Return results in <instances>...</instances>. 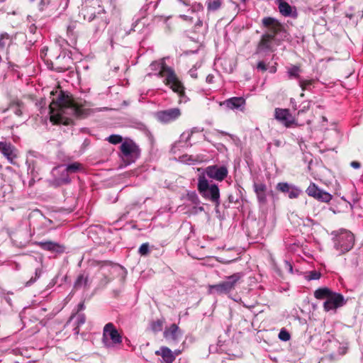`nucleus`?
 Listing matches in <instances>:
<instances>
[{
    "mask_svg": "<svg viewBox=\"0 0 363 363\" xmlns=\"http://www.w3.org/2000/svg\"><path fill=\"white\" fill-rule=\"evenodd\" d=\"M81 14L83 16L84 20L88 21H91L93 20H96L99 21V26L97 29L105 28L108 24V22L106 19L104 18V12L100 13L98 12L97 15H96V9L92 6H84L81 10Z\"/></svg>",
    "mask_w": 363,
    "mask_h": 363,
    "instance_id": "obj_10",
    "label": "nucleus"
},
{
    "mask_svg": "<svg viewBox=\"0 0 363 363\" xmlns=\"http://www.w3.org/2000/svg\"><path fill=\"white\" fill-rule=\"evenodd\" d=\"M84 309V303H80L78 305V311H82Z\"/></svg>",
    "mask_w": 363,
    "mask_h": 363,
    "instance_id": "obj_56",
    "label": "nucleus"
},
{
    "mask_svg": "<svg viewBox=\"0 0 363 363\" xmlns=\"http://www.w3.org/2000/svg\"><path fill=\"white\" fill-rule=\"evenodd\" d=\"M288 74L290 79H292L295 77V66L291 67L289 71Z\"/></svg>",
    "mask_w": 363,
    "mask_h": 363,
    "instance_id": "obj_48",
    "label": "nucleus"
},
{
    "mask_svg": "<svg viewBox=\"0 0 363 363\" xmlns=\"http://www.w3.org/2000/svg\"><path fill=\"white\" fill-rule=\"evenodd\" d=\"M53 96L50 104V118L54 124H67L70 116L84 118L90 110L73 102L67 94L62 90L51 92Z\"/></svg>",
    "mask_w": 363,
    "mask_h": 363,
    "instance_id": "obj_1",
    "label": "nucleus"
},
{
    "mask_svg": "<svg viewBox=\"0 0 363 363\" xmlns=\"http://www.w3.org/2000/svg\"><path fill=\"white\" fill-rule=\"evenodd\" d=\"M79 327L80 326H78L77 325H76V326L74 328L73 331H74V335H78L79 334Z\"/></svg>",
    "mask_w": 363,
    "mask_h": 363,
    "instance_id": "obj_53",
    "label": "nucleus"
},
{
    "mask_svg": "<svg viewBox=\"0 0 363 363\" xmlns=\"http://www.w3.org/2000/svg\"><path fill=\"white\" fill-rule=\"evenodd\" d=\"M254 189L256 194L257 193H262L265 192L267 189V186L265 184L260 183V184H254Z\"/></svg>",
    "mask_w": 363,
    "mask_h": 363,
    "instance_id": "obj_40",
    "label": "nucleus"
},
{
    "mask_svg": "<svg viewBox=\"0 0 363 363\" xmlns=\"http://www.w3.org/2000/svg\"><path fill=\"white\" fill-rule=\"evenodd\" d=\"M110 143L116 145L122 143L123 138L119 135H111L106 139Z\"/></svg>",
    "mask_w": 363,
    "mask_h": 363,
    "instance_id": "obj_35",
    "label": "nucleus"
},
{
    "mask_svg": "<svg viewBox=\"0 0 363 363\" xmlns=\"http://www.w3.org/2000/svg\"><path fill=\"white\" fill-rule=\"evenodd\" d=\"M162 326L163 321L161 320H157L155 321H153L150 325L152 330L155 333L161 331L162 330Z\"/></svg>",
    "mask_w": 363,
    "mask_h": 363,
    "instance_id": "obj_33",
    "label": "nucleus"
},
{
    "mask_svg": "<svg viewBox=\"0 0 363 363\" xmlns=\"http://www.w3.org/2000/svg\"><path fill=\"white\" fill-rule=\"evenodd\" d=\"M71 179L65 168L64 165H60L54 167L51 171V178L49 179V184L54 186L58 187L62 185L70 183Z\"/></svg>",
    "mask_w": 363,
    "mask_h": 363,
    "instance_id": "obj_8",
    "label": "nucleus"
},
{
    "mask_svg": "<svg viewBox=\"0 0 363 363\" xmlns=\"http://www.w3.org/2000/svg\"><path fill=\"white\" fill-rule=\"evenodd\" d=\"M279 5V12L284 16H289L292 13L291 6L284 0H276Z\"/></svg>",
    "mask_w": 363,
    "mask_h": 363,
    "instance_id": "obj_26",
    "label": "nucleus"
},
{
    "mask_svg": "<svg viewBox=\"0 0 363 363\" xmlns=\"http://www.w3.org/2000/svg\"><path fill=\"white\" fill-rule=\"evenodd\" d=\"M202 25V21L201 20H199L198 22L196 23V26H201Z\"/></svg>",
    "mask_w": 363,
    "mask_h": 363,
    "instance_id": "obj_59",
    "label": "nucleus"
},
{
    "mask_svg": "<svg viewBox=\"0 0 363 363\" xmlns=\"http://www.w3.org/2000/svg\"><path fill=\"white\" fill-rule=\"evenodd\" d=\"M180 18H182L184 21H191L192 20V17H190V16H186V15H181Z\"/></svg>",
    "mask_w": 363,
    "mask_h": 363,
    "instance_id": "obj_52",
    "label": "nucleus"
},
{
    "mask_svg": "<svg viewBox=\"0 0 363 363\" xmlns=\"http://www.w3.org/2000/svg\"><path fill=\"white\" fill-rule=\"evenodd\" d=\"M347 347L346 345H342L339 347V353L340 354H345L347 352Z\"/></svg>",
    "mask_w": 363,
    "mask_h": 363,
    "instance_id": "obj_49",
    "label": "nucleus"
},
{
    "mask_svg": "<svg viewBox=\"0 0 363 363\" xmlns=\"http://www.w3.org/2000/svg\"><path fill=\"white\" fill-rule=\"evenodd\" d=\"M220 133H221L222 135H229L230 137H233L232 135H230V134H229V133H228L226 132H224V131H220Z\"/></svg>",
    "mask_w": 363,
    "mask_h": 363,
    "instance_id": "obj_58",
    "label": "nucleus"
},
{
    "mask_svg": "<svg viewBox=\"0 0 363 363\" xmlns=\"http://www.w3.org/2000/svg\"><path fill=\"white\" fill-rule=\"evenodd\" d=\"M257 194V196L258 201H259L260 203H265V202H266L267 198H266V194H265V192L257 193V194Z\"/></svg>",
    "mask_w": 363,
    "mask_h": 363,
    "instance_id": "obj_44",
    "label": "nucleus"
},
{
    "mask_svg": "<svg viewBox=\"0 0 363 363\" xmlns=\"http://www.w3.org/2000/svg\"><path fill=\"white\" fill-rule=\"evenodd\" d=\"M152 70H158L155 74L159 77H164V83L180 97V101L185 98L184 86L180 82L174 70L165 65L164 62H152L150 65Z\"/></svg>",
    "mask_w": 363,
    "mask_h": 363,
    "instance_id": "obj_3",
    "label": "nucleus"
},
{
    "mask_svg": "<svg viewBox=\"0 0 363 363\" xmlns=\"http://www.w3.org/2000/svg\"><path fill=\"white\" fill-rule=\"evenodd\" d=\"M196 128H193L191 130L185 131L180 135V141L179 142H184L185 143H187L189 140L191 139V137L194 132V130Z\"/></svg>",
    "mask_w": 363,
    "mask_h": 363,
    "instance_id": "obj_34",
    "label": "nucleus"
},
{
    "mask_svg": "<svg viewBox=\"0 0 363 363\" xmlns=\"http://www.w3.org/2000/svg\"><path fill=\"white\" fill-rule=\"evenodd\" d=\"M331 235L333 236L334 248L338 255L345 254L352 249L354 244V236L350 231L340 229L333 231Z\"/></svg>",
    "mask_w": 363,
    "mask_h": 363,
    "instance_id": "obj_5",
    "label": "nucleus"
},
{
    "mask_svg": "<svg viewBox=\"0 0 363 363\" xmlns=\"http://www.w3.org/2000/svg\"><path fill=\"white\" fill-rule=\"evenodd\" d=\"M243 272H237L228 276L226 279L217 284L211 285L209 290L211 293L218 294H227L233 291L244 277Z\"/></svg>",
    "mask_w": 363,
    "mask_h": 363,
    "instance_id": "obj_6",
    "label": "nucleus"
},
{
    "mask_svg": "<svg viewBox=\"0 0 363 363\" xmlns=\"http://www.w3.org/2000/svg\"><path fill=\"white\" fill-rule=\"evenodd\" d=\"M179 1L180 2H182L184 4L186 5V4L184 1H183L182 0H179Z\"/></svg>",
    "mask_w": 363,
    "mask_h": 363,
    "instance_id": "obj_64",
    "label": "nucleus"
},
{
    "mask_svg": "<svg viewBox=\"0 0 363 363\" xmlns=\"http://www.w3.org/2000/svg\"><path fill=\"white\" fill-rule=\"evenodd\" d=\"M181 116V111L179 108H172L157 112V119L163 123H171Z\"/></svg>",
    "mask_w": 363,
    "mask_h": 363,
    "instance_id": "obj_15",
    "label": "nucleus"
},
{
    "mask_svg": "<svg viewBox=\"0 0 363 363\" xmlns=\"http://www.w3.org/2000/svg\"><path fill=\"white\" fill-rule=\"evenodd\" d=\"M103 269H108L111 272H113V276L120 277L121 281H123L127 275V270L120 264L113 262L104 263L102 266Z\"/></svg>",
    "mask_w": 363,
    "mask_h": 363,
    "instance_id": "obj_18",
    "label": "nucleus"
},
{
    "mask_svg": "<svg viewBox=\"0 0 363 363\" xmlns=\"http://www.w3.org/2000/svg\"><path fill=\"white\" fill-rule=\"evenodd\" d=\"M9 39V35L8 33H4L0 34V48H4L6 44V41H8Z\"/></svg>",
    "mask_w": 363,
    "mask_h": 363,
    "instance_id": "obj_41",
    "label": "nucleus"
},
{
    "mask_svg": "<svg viewBox=\"0 0 363 363\" xmlns=\"http://www.w3.org/2000/svg\"><path fill=\"white\" fill-rule=\"evenodd\" d=\"M183 333L176 324H172L164 332V337L173 342H178L182 337Z\"/></svg>",
    "mask_w": 363,
    "mask_h": 363,
    "instance_id": "obj_20",
    "label": "nucleus"
},
{
    "mask_svg": "<svg viewBox=\"0 0 363 363\" xmlns=\"http://www.w3.org/2000/svg\"><path fill=\"white\" fill-rule=\"evenodd\" d=\"M62 59H65V60H68L69 61H70V60H69L70 57H67L65 55H64V56L62 57Z\"/></svg>",
    "mask_w": 363,
    "mask_h": 363,
    "instance_id": "obj_61",
    "label": "nucleus"
},
{
    "mask_svg": "<svg viewBox=\"0 0 363 363\" xmlns=\"http://www.w3.org/2000/svg\"><path fill=\"white\" fill-rule=\"evenodd\" d=\"M270 72H272V73L275 72H276V68L274 67H272L271 69H270Z\"/></svg>",
    "mask_w": 363,
    "mask_h": 363,
    "instance_id": "obj_60",
    "label": "nucleus"
},
{
    "mask_svg": "<svg viewBox=\"0 0 363 363\" xmlns=\"http://www.w3.org/2000/svg\"><path fill=\"white\" fill-rule=\"evenodd\" d=\"M346 302L343 295L333 291L328 298L323 303V308L325 311L336 310L345 305Z\"/></svg>",
    "mask_w": 363,
    "mask_h": 363,
    "instance_id": "obj_12",
    "label": "nucleus"
},
{
    "mask_svg": "<svg viewBox=\"0 0 363 363\" xmlns=\"http://www.w3.org/2000/svg\"><path fill=\"white\" fill-rule=\"evenodd\" d=\"M37 245L41 249L52 252L62 253L65 252V247L64 245L58 242L52 241H41L37 242Z\"/></svg>",
    "mask_w": 363,
    "mask_h": 363,
    "instance_id": "obj_19",
    "label": "nucleus"
},
{
    "mask_svg": "<svg viewBox=\"0 0 363 363\" xmlns=\"http://www.w3.org/2000/svg\"><path fill=\"white\" fill-rule=\"evenodd\" d=\"M306 191L309 196L324 203L330 202L333 198V196L330 193L320 189L314 183H311Z\"/></svg>",
    "mask_w": 363,
    "mask_h": 363,
    "instance_id": "obj_13",
    "label": "nucleus"
},
{
    "mask_svg": "<svg viewBox=\"0 0 363 363\" xmlns=\"http://www.w3.org/2000/svg\"><path fill=\"white\" fill-rule=\"evenodd\" d=\"M69 67H57L56 69L59 72H62V71H65V70H67L68 69Z\"/></svg>",
    "mask_w": 363,
    "mask_h": 363,
    "instance_id": "obj_55",
    "label": "nucleus"
},
{
    "mask_svg": "<svg viewBox=\"0 0 363 363\" xmlns=\"http://www.w3.org/2000/svg\"><path fill=\"white\" fill-rule=\"evenodd\" d=\"M157 355H160L166 363H172L175 359V356L172 350L167 347H161L160 350L155 352Z\"/></svg>",
    "mask_w": 363,
    "mask_h": 363,
    "instance_id": "obj_22",
    "label": "nucleus"
},
{
    "mask_svg": "<svg viewBox=\"0 0 363 363\" xmlns=\"http://www.w3.org/2000/svg\"><path fill=\"white\" fill-rule=\"evenodd\" d=\"M64 166L68 173V175L69 174L77 173L83 170V165L78 162H74Z\"/></svg>",
    "mask_w": 363,
    "mask_h": 363,
    "instance_id": "obj_27",
    "label": "nucleus"
},
{
    "mask_svg": "<svg viewBox=\"0 0 363 363\" xmlns=\"http://www.w3.org/2000/svg\"><path fill=\"white\" fill-rule=\"evenodd\" d=\"M290 334L285 329L282 328L279 334V338L282 341H288L290 339Z\"/></svg>",
    "mask_w": 363,
    "mask_h": 363,
    "instance_id": "obj_39",
    "label": "nucleus"
},
{
    "mask_svg": "<svg viewBox=\"0 0 363 363\" xmlns=\"http://www.w3.org/2000/svg\"><path fill=\"white\" fill-rule=\"evenodd\" d=\"M149 244L147 242L143 243L139 247L138 252L141 256H146L149 254Z\"/></svg>",
    "mask_w": 363,
    "mask_h": 363,
    "instance_id": "obj_38",
    "label": "nucleus"
},
{
    "mask_svg": "<svg viewBox=\"0 0 363 363\" xmlns=\"http://www.w3.org/2000/svg\"><path fill=\"white\" fill-rule=\"evenodd\" d=\"M257 69L261 70L262 72H264L267 69V65H265V63L263 61H259L257 63Z\"/></svg>",
    "mask_w": 363,
    "mask_h": 363,
    "instance_id": "obj_45",
    "label": "nucleus"
},
{
    "mask_svg": "<svg viewBox=\"0 0 363 363\" xmlns=\"http://www.w3.org/2000/svg\"><path fill=\"white\" fill-rule=\"evenodd\" d=\"M111 262L110 261H97V260H92L90 262V265L94 267H99V270L101 272L102 275L104 276V279H102V282L104 284H107L109 283L111 280V278H109L108 277L110 275H113V273L111 272L108 269H103L102 266L104 263Z\"/></svg>",
    "mask_w": 363,
    "mask_h": 363,
    "instance_id": "obj_21",
    "label": "nucleus"
},
{
    "mask_svg": "<svg viewBox=\"0 0 363 363\" xmlns=\"http://www.w3.org/2000/svg\"><path fill=\"white\" fill-rule=\"evenodd\" d=\"M0 152L11 164L15 163V160L17 158V150L11 143L0 141Z\"/></svg>",
    "mask_w": 363,
    "mask_h": 363,
    "instance_id": "obj_17",
    "label": "nucleus"
},
{
    "mask_svg": "<svg viewBox=\"0 0 363 363\" xmlns=\"http://www.w3.org/2000/svg\"><path fill=\"white\" fill-rule=\"evenodd\" d=\"M203 174L211 179L222 182L227 177L228 169L225 165L213 164L206 167Z\"/></svg>",
    "mask_w": 363,
    "mask_h": 363,
    "instance_id": "obj_11",
    "label": "nucleus"
},
{
    "mask_svg": "<svg viewBox=\"0 0 363 363\" xmlns=\"http://www.w3.org/2000/svg\"><path fill=\"white\" fill-rule=\"evenodd\" d=\"M350 165H351L352 167H353L354 169H359L361 167L360 163L359 162H357V161H352L350 163Z\"/></svg>",
    "mask_w": 363,
    "mask_h": 363,
    "instance_id": "obj_51",
    "label": "nucleus"
},
{
    "mask_svg": "<svg viewBox=\"0 0 363 363\" xmlns=\"http://www.w3.org/2000/svg\"><path fill=\"white\" fill-rule=\"evenodd\" d=\"M332 290L328 287H321L314 291V296L318 300H327L332 293Z\"/></svg>",
    "mask_w": 363,
    "mask_h": 363,
    "instance_id": "obj_24",
    "label": "nucleus"
},
{
    "mask_svg": "<svg viewBox=\"0 0 363 363\" xmlns=\"http://www.w3.org/2000/svg\"><path fill=\"white\" fill-rule=\"evenodd\" d=\"M188 199L194 204H199L200 199L195 191H190L187 194Z\"/></svg>",
    "mask_w": 363,
    "mask_h": 363,
    "instance_id": "obj_37",
    "label": "nucleus"
},
{
    "mask_svg": "<svg viewBox=\"0 0 363 363\" xmlns=\"http://www.w3.org/2000/svg\"><path fill=\"white\" fill-rule=\"evenodd\" d=\"M277 189L283 193H287L290 199L295 198V189L291 186L288 183L286 182H280L277 184Z\"/></svg>",
    "mask_w": 363,
    "mask_h": 363,
    "instance_id": "obj_25",
    "label": "nucleus"
},
{
    "mask_svg": "<svg viewBox=\"0 0 363 363\" xmlns=\"http://www.w3.org/2000/svg\"><path fill=\"white\" fill-rule=\"evenodd\" d=\"M50 0H40L38 4V9L40 11H43L50 4Z\"/></svg>",
    "mask_w": 363,
    "mask_h": 363,
    "instance_id": "obj_42",
    "label": "nucleus"
},
{
    "mask_svg": "<svg viewBox=\"0 0 363 363\" xmlns=\"http://www.w3.org/2000/svg\"><path fill=\"white\" fill-rule=\"evenodd\" d=\"M308 107H309V103L307 102V104L303 106V109L298 111V116L301 115L303 112V109L306 108H308Z\"/></svg>",
    "mask_w": 363,
    "mask_h": 363,
    "instance_id": "obj_54",
    "label": "nucleus"
},
{
    "mask_svg": "<svg viewBox=\"0 0 363 363\" xmlns=\"http://www.w3.org/2000/svg\"><path fill=\"white\" fill-rule=\"evenodd\" d=\"M286 264L288 265L290 272L292 273L293 272L292 265L290 263H289L288 262H286Z\"/></svg>",
    "mask_w": 363,
    "mask_h": 363,
    "instance_id": "obj_57",
    "label": "nucleus"
},
{
    "mask_svg": "<svg viewBox=\"0 0 363 363\" xmlns=\"http://www.w3.org/2000/svg\"><path fill=\"white\" fill-rule=\"evenodd\" d=\"M26 164L28 166V170L33 172L35 169V164L33 160L27 159Z\"/></svg>",
    "mask_w": 363,
    "mask_h": 363,
    "instance_id": "obj_43",
    "label": "nucleus"
},
{
    "mask_svg": "<svg viewBox=\"0 0 363 363\" xmlns=\"http://www.w3.org/2000/svg\"><path fill=\"white\" fill-rule=\"evenodd\" d=\"M220 106H225L228 110L244 111L246 101L243 97H231L220 102Z\"/></svg>",
    "mask_w": 363,
    "mask_h": 363,
    "instance_id": "obj_16",
    "label": "nucleus"
},
{
    "mask_svg": "<svg viewBox=\"0 0 363 363\" xmlns=\"http://www.w3.org/2000/svg\"><path fill=\"white\" fill-rule=\"evenodd\" d=\"M175 353H176V354H179L180 353V351L179 350H178V351L176 350Z\"/></svg>",
    "mask_w": 363,
    "mask_h": 363,
    "instance_id": "obj_63",
    "label": "nucleus"
},
{
    "mask_svg": "<svg viewBox=\"0 0 363 363\" xmlns=\"http://www.w3.org/2000/svg\"><path fill=\"white\" fill-rule=\"evenodd\" d=\"M206 81L207 83L212 84L214 81V76L211 74L206 77Z\"/></svg>",
    "mask_w": 363,
    "mask_h": 363,
    "instance_id": "obj_50",
    "label": "nucleus"
},
{
    "mask_svg": "<svg viewBox=\"0 0 363 363\" xmlns=\"http://www.w3.org/2000/svg\"><path fill=\"white\" fill-rule=\"evenodd\" d=\"M222 0H210L207 2V9L210 11H215L220 9Z\"/></svg>",
    "mask_w": 363,
    "mask_h": 363,
    "instance_id": "obj_29",
    "label": "nucleus"
},
{
    "mask_svg": "<svg viewBox=\"0 0 363 363\" xmlns=\"http://www.w3.org/2000/svg\"><path fill=\"white\" fill-rule=\"evenodd\" d=\"M43 269L41 268H36L35 270V276L32 277L28 281L26 282L25 286L28 287L33 285L42 275Z\"/></svg>",
    "mask_w": 363,
    "mask_h": 363,
    "instance_id": "obj_28",
    "label": "nucleus"
},
{
    "mask_svg": "<svg viewBox=\"0 0 363 363\" xmlns=\"http://www.w3.org/2000/svg\"><path fill=\"white\" fill-rule=\"evenodd\" d=\"M298 83L302 91L310 90L312 84V80H303L298 79Z\"/></svg>",
    "mask_w": 363,
    "mask_h": 363,
    "instance_id": "obj_36",
    "label": "nucleus"
},
{
    "mask_svg": "<svg viewBox=\"0 0 363 363\" xmlns=\"http://www.w3.org/2000/svg\"><path fill=\"white\" fill-rule=\"evenodd\" d=\"M75 29V24L71 23L67 26V34L70 35H74V30Z\"/></svg>",
    "mask_w": 363,
    "mask_h": 363,
    "instance_id": "obj_46",
    "label": "nucleus"
},
{
    "mask_svg": "<svg viewBox=\"0 0 363 363\" xmlns=\"http://www.w3.org/2000/svg\"><path fill=\"white\" fill-rule=\"evenodd\" d=\"M321 274L320 272L316 270H313L310 272H307L304 274V277L308 281L311 280H318L320 278Z\"/></svg>",
    "mask_w": 363,
    "mask_h": 363,
    "instance_id": "obj_30",
    "label": "nucleus"
},
{
    "mask_svg": "<svg viewBox=\"0 0 363 363\" xmlns=\"http://www.w3.org/2000/svg\"><path fill=\"white\" fill-rule=\"evenodd\" d=\"M213 347H214L213 346H210L209 350L211 352L213 350Z\"/></svg>",
    "mask_w": 363,
    "mask_h": 363,
    "instance_id": "obj_62",
    "label": "nucleus"
},
{
    "mask_svg": "<svg viewBox=\"0 0 363 363\" xmlns=\"http://www.w3.org/2000/svg\"><path fill=\"white\" fill-rule=\"evenodd\" d=\"M274 118L285 127H291L295 123V117L287 108H276Z\"/></svg>",
    "mask_w": 363,
    "mask_h": 363,
    "instance_id": "obj_14",
    "label": "nucleus"
},
{
    "mask_svg": "<svg viewBox=\"0 0 363 363\" xmlns=\"http://www.w3.org/2000/svg\"><path fill=\"white\" fill-rule=\"evenodd\" d=\"M189 73L192 78H197L196 67L195 66L189 70Z\"/></svg>",
    "mask_w": 363,
    "mask_h": 363,
    "instance_id": "obj_47",
    "label": "nucleus"
},
{
    "mask_svg": "<svg viewBox=\"0 0 363 363\" xmlns=\"http://www.w3.org/2000/svg\"><path fill=\"white\" fill-rule=\"evenodd\" d=\"M74 318H76L75 324L78 326H81L84 324L86 318L84 313H79L77 315L71 316L68 323H70Z\"/></svg>",
    "mask_w": 363,
    "mask_h": 363,
    "instance_id": "obj_31",
    "label": "nucleus"
},
{
    "mask_svg": "<svg viewBox=\"0 0 363 363\" xmlns=\"http://www.w3.org/2000/svg\"><path fill=\"white\" fill-rule=\"evenodd\" d=\"M197 189L200 195L206 200L213 203L216 208L220 204V190L216 184H209L204 174L198 177Z\"/></svg>",
    "mask_w": 363,
    "mask_h": 363,
    "instance_id": "obj_4",
    "label": "nucleus"
},
{
    "mask_svg": "<svg viewBox=\"0 0 363 363\" xmlns=\"http://www.w3.org/2000/svg\"><path fill=\"white\" fill-rule=\"evenodd\" d=\"M8 109L12 111L13 113L18 116H21L22 115L21 104L18 102L10 104Z\"/></svg>",
    "mask_w": 363,
    "mask_h": 363,
    "instance_id": "obj_32",
    "label": "nucleus"
},
{
    "mask_svg": "<svg viewBox=\"0 0 363 363\" xmlns=\"http://www.w3.org/2000/svg\"><path fill=\"white\" fill-rule=\"evenodd\" d=\"M89 274L84 272L77 277V278L74 282V287L75 289H80L82 287H86V286H89Z\"/></svg>",
    "mask_w": 363,
    "mask_h": 363,
    "instance_id": "obj_23",
    "label": "nucleus"
},
{
    "mask_svg": "<svg viewBox=\"0 0 363 363\" xmlns=\"http://www.w3.org/2000/svg\"><path fill=\"white\" fill-rule=\"evenodd\" d=\"M103 342L107 347L120 344L122 342L121 335L111 323L106 324L104 328Z\"/></svg>",
    "mask_w": 363,
    "mask_h": 363,
    "instance_id": "obj_9",
    "label": "nucleus"
},
{
    "mask_svg": "<svg viewBox=\"0 0 363 363\" xmlns=\"http://www.w3.org/2000/svg\"><path fill=\"white\" fill-rule=\"evenodd\" d=\"M262 24L267 28V31L262 35L255 54L264 56L273 52L277 42L287 39L288 33L282 24L274 18H264Z\"/></svg>",
    "mask_w": 363,
    "mask_h": 363,
    "instance_id": "obj_2",
    "label": "nucleus"
},
{
    "mask_svg": "<svg viewBox=\"0 0 363 363\" xmlns=\"http://www.w3.org/2000/svg\"><path fill=\"white\" fill-rule=\"evenodd\" d=\"M121 158L126 165L135 162L140 156V150L133 140H125L120 147Z\"/></svg>",
    "mask_w": 363,
    "mask_h": 363,
    "instance_id": "obj_7",
    "label": "nucleus"
}]
</instances>
